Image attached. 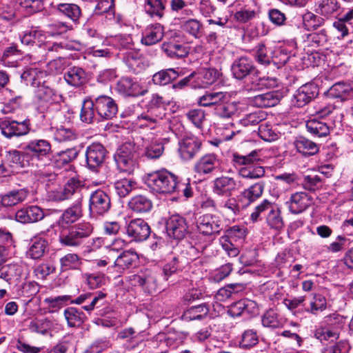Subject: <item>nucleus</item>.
<instances>
[{"instance_id":"nucleus-1","label":"nucleus","mask_w":353,"mask_h":353,"mask_svg":"<svg viewBox=\"0 0 353 353\" xmlns=\"http://www.w3.org/2000/svg\"><path fill=\"white\" fill-rule=\"evenodd\" d=\"M45 76V72L37 71V69H30L21 74V79L27 85L30 83L32 87L37 88L34 91L35 102L38 110L41 113L47 112L54 107L57 108L60 98L54 90L45 85V81H42Z\"/></svg>"},{"instance_id":"nucleus-2","label":"nucleus","mask_w":353,"mask_h":353,"mask_svg":"<svg viewBox=\"0 0 353 353\" xmlns=\"http://www.w3.org/2000/svg\"><path fill=\"white\" fill-rule=\"evenodd\" d=\"M144 182L151 192L159 194H172L176 192L178 177L165 168L147 174Z\"/></svg>"},{"instance_id":"nucleus-3","label":"nucleus","mask_w":353,"mask_h":353,"mask_svg":"<svg viewBox=\"0 0 353 353\" xmlns=\"http://www.w3.org/2000/svg\"><path fill=\"white\" fill-rule=\"evenodd\" d=\"M259 153L253 150L247 155L233 154L235 166H240L238 168L239 176L248 179H258L265 176V168L259 164L262 161Z\"/></svg>"},{"instance_id":"nucleus-4","label":"nucleus","mask_w":353,"mask_h":353,"mask_svg":"<svg viewBox=\"0 0 353 353\" xmlns=\"http://www.w3.org/2000/svg\"><path fill=\"white\" fill-rule=\"evenodd\" d=\"M137 148L132 142L122 144L114 154V160L119 172L132 174L137 168Z\"/></svg>"},{"instance_id":"nucleus-5","label":"nucleus","mask_w":353,"mask_h":353,"mask_svg":"<svg viewBox=\"0 0 353 353\" xmlns=\"http://www.w3.org/2000/svg\"><path fill=\"white\" fill-rule=\"evenodd\" d=\"M93 231V226L88 222H82L71 228L67 232L59 236V243L67 247H78Z\"/></svg>"},{"instance_id":"nucleus-6","label":"nucleus","mask_w":353,"mask_h":353,"mask_svg":"<svg viewBox=\"0 0 353 353\" xmlns=\"http://www.w3.org/2000/svg\"><path fill=\"white\" fill-rule=\"evenodd\" d=\"M108 154L105 148L99 143L90 145L85 151L86 165L89 170L98 172L99 169L103 165Z\"/></svg>"},{"instance_id":"nucleus-7","label":"nucleus","mask_w":353,"mask_h":353,"mask_svg":"<svg viewBox=\"0 0 353 353\" xmlns=\"http://www.w3.org/2000/svg\"><path fill=\"white\" fill-rule=\"evenodd\" d=\"M110 197L105 191L97 190L91 192L89 198V210L92 216H103L110 209Z\"/></svg>"},{"instance_id":"nucleus-8","label":"nucleus","mask_w":353,"mask_h":353,"mask_svg":"<svg viewBox=\"0 0 353 353\" xmlns=\"http://www.w3.org/2000/svg\"><path fill=\"white\" fill-rule=\"evenodd\" d=\"M221 223L219 216L212 214H205L196 219V228L203 236H216L221 230Z\"/></svg>"},{"instance_id":"nucleus-9","label":"nucleus","mask_w":353,"mask_h":353,"mask_svg":"<svg viewBox=\"0 0 353 353\" xmlns=\"http://www.w3.org/2000/svg\"><path fill=\"white\" fill-rule=\"evenodd\" d=\"M106 296L107 294L101 291L95 293L86 292L70 301V303L81 305L89 302V304L82 305V309L90 314L94 309L105 305Z\"/></svg>"},{"instance_id":"nucleus-10","label":"nucleus","mask_w":353,"mask_h":353,"mask_svg":"<svg viewBox=\"0 0 353 353\" xmlns=\"http://www.w3.org/2000/svg\"><path fill=\"white\" fill-rule=\"evenodd\" d=\"M116 90L124 97H132L143 96L148 91L144 85L129 77L121 78L117 83Z\"/></svg>"},{"instance_id":"nucleus-11","label":"nucleus","mask_w":353,"mask_h":353,"mask_svg":"<svg viewBox=\"0 0 353 353\" xmlns=\"http://www.w3.org/2000/svg\"><path fill=\"white\" fill-rule=\"evenodd\" d=\"M23 152L32 159L42 160L51 154L52 147L46 139H34L23 146Z\"/></svg>"},{"instance_id":"nucleus-12","label":"nucleus","mask_w":353,"mask_h":353,"mask_svg":"<svg viewBox=\"0 0 353 353\" xmlns=\"http://www.w3.org/2000/svg\"><path fill=\"white\" fill-rule=\"evenodd\" d=\"M319 92L317 85L312 83H305L296 91L292 99V104L298 108L303 107L314 99L319 95Z\"/></svg>"},{"instance_id":"nucleus-13","label":"nucleus","mask_w":353,"mask_h":353,"mask_svg":"<svg viewBox=\"0 0 353 353\" xmlns=\"http://www.w3.org/2000/svg\"><path fill=\"white\" fill-rule=\"evenodd\" d=\"M231 71L233 77L239 80L257 74V69L253 61L248 57H241L236 59L232 66Z\"/></svg>"},{"instance_id":"nucleus-14","label":"nucleus","mask_w":353,"mask_h":353,"mask_svg":"<svg viewBox=\"0 0 353 353\" xmlns=\"http://www.w3.org/2000/svg\"><path fill=\"white\" fill-rule=\"evenodd\" d=\"M83 187L82 181L74 177L70 178L65 184L63 188L54 194V199L57 201H61L75 196L77 197L76 201H81L82 202L83 196L81 191Z\"/></svg>"},{"instance_id":"nucleus-15","label":"nucleus","mask_w":353,"mask_h":353,"mask_svg":"<svg viewBox=\"0 0 353 353\" xmlns=\"http://www.w3.org/2000/svg\"><path fill=\"white\" fill-rule=\"evenodd\" d=\"M165 116V110L148 108L137 117L136 124L141 128H148L150 129H154L159 125Z\"/></svg>"},{"instance_id":"nucleus-16","label":"nucleus","mask_w":353,"mask_h":353,"mask_svg":"<svg viewBox=\"0 0 353 353\" xmlns=\"http://www.w3.org/2000/svg\"><path fill=\"white\" fill-rule=\"evenodd\" d=\"M1 133L7 138L21 137L27 134L30 131L29 120L17 121L15 120H4L0 122Z\"/></svg>"},{"instance_id":"nucleus-17","label":"nucleus","mask_w":353,"mask_h":353,"mask_svg":"<svg viewBox=\"0 0 353 353\" xmlns=\"http://www.w3.org/2000/svg\"><path fill=\"white\" fill-rule=\"evenodd\" d=\"M97 114L103 119H112L117 112L118 108L114 100L110 97L101 95L94 100Z\"/></svg>"},{"instance_id":"nucleus-18","label":"nucleus","mask_w":353,"mask_h":353,"mask_svg":"<svg viewBox=\"0 0 353 353\" xmlns=\"http://www.w3.org/2000/svg\"><path fill=\"white\" fill-rule=\"evenodd\" d=\"M241 186V182L235 179L222 176L214 179L212 190L213 192L219 196H230Z\"/></svg>"},{"instance_id":"nucleus-19","label":"nucleus","mask_w":353,"mask_h":353,"mask_svg":"<svg viewBox=\"0 0 353 353\" xmlns=\"http://www.w3.org/2000/svg\"><path fill=\"white\" fill-rule=\"evenodd\" d=\"M126 232L132 240L143 241L149 237L150 228L143 219H136L130 221L127 225Z\"/></svg>"},{"instance_id":"nucleus-20","label":"nucleus","mask_w":353,"mask_h":353,"mask_svg":"<svg viewBox=\"0 0 353 353\" xmlns=\"http://www.w3.org/2000/svg\"><path fill=\"white\" fill-rule=\"evenodd\" d=\"M168 234L175 239H182L188 232L185 219L179 214H173L166 222Z\"/></svg>"},{"instance_id":"nucleus-21","label":"nucleus","mask_w":353,"mask_h":353,"mask_svg":"<svg viewBox=\"0 0 353 353\" xmlns=\"http://www.w3.org/2000/svg\"><path fill=\"white\" fill-rule=\"evenodd\" d=\"M312 203L311 196L304 192H297L286 202L290 212L297 214L304 212Z\"/></svg>"},{"instance_id":"nucleus-22","label":"nucleus","mask_w":353,"mask_h":353,"mask_svg":"<svg viewBox=\"0 0 353 353\" xmlns=\"http://www.w3.org/2000/svg\"><path fill=\"white\" fill-rule=\"evenodd\" d=\"M201 142L194 136L186 137L179 143V152L184 160L192 159L200 150Z\"/></svg>"},{"instance_id":"nucleus-23","label":"nucleus","mask_w":353,"mask_h":353,"mask_svg":"<svg viewBox=\"0 0 353 353\" xmlns=\"http://www.w3.org/2000/svg\"><path fill=\"white\" fill-rule=\"evenodd\" d=\"M82 215V202L76 201L71 206L63 211L57 220V224L62 228L70 225L78 221Z\"/></svg>"},{"instance_id":"nucleus-24","label":"nucleus","mask_w":353,"mask_h":353,"mask_svg":"<svg viewBox=\"0 0 353 353\" xmlns=\"http://www.w3.org/2000/svg\"><path fill=\"white\" fill-rule=\"evenodd\" d=\"M164 37V28L160 23L148 26L142 32L141 43L150 46L160 42Z\"/></svg>"},{"instance_id":"nucleus-25","label":"nucleus","mask_w":353,"mask_h":353,"mask_svg":"<svg viewBox=\"0 0 353 353\" xmlns=\"http://www.w3.org/2000/svg\"><path fill=\"white\" fill-rule=\"evenodd\" d=\"M44 217L43 210L37 206L31 205L19 210L15 214L16 220L21 223L37 222Z\"/></svg>"},{"instance_id":"nucleus-26","label":"nucleus","mask_w":353,"mask_h":353,"mask_svg":"<svg viewBox=\"0 0 353 353\" xmlns=\"http://www.w3.org/2000/svg\"><path fill=\"white\" fill-rule=\"evenodd\" d=\"M161 48L165 55L172 59H179L186 57L189 54L190 48L183 43L169 41L163 42Z\"/></svg>"},{"instance_id":"nucleus-27","label":"nucleus","mask_w":353,"mask_h":353,"mask_svg":"<svg viewBox=\"0 0 353 353\" xmlns=\"http://www.w3.org/2000/svg\"><path fill=\"white\" fill-rule=\"evenodd\" d=\"M63 316L67 322V325L70 328H78L86 321L85 314L80 309L75 307H68L63 311Z\"/></svg>"},{"instance_id":"nucleus-28","label":"nucleus","mask_w":353,"mask_h":353,"mask_svg":"<svg viewBox=\"0 0 353 353\" xmlns=\"http://www.w3.org/2000/svg\"><path fill=\"white\" fill-rule=\"evenodd\" d=\"M256 310V303L250 299H241L229 307L228 313L232 317H238L244 313H254Z\"/></svg>"},{"instance_id":"nucleus-29","label":"nucleus","mask_w":353,"mask_h":353,"mask_svg":"<svg viewBox=\"0 0 353 353\" xmlns=\"http://www.w3.org/2000/svg\"><path fill=\"white\" fill-rule=\"evenodd\" d=\"M279 101L280 95L275 92H268L250 99L252 105L258 108L273 107L277 105Z\"/></svg>"},{"instance_id":"nucleus-30","label":"nucleus","mask_w":353,"mask_h":353,"mask_svg":"<svg viewBox=\"0 0 353 353\" xmlns=\"http://www.w3.org/2000/svg\"><path fill=\"white\" fill-rule=\"evenodd\" d=\"M64 79L66 83L73 87L82 86L87 81V77L84 70L80 67L73 66L65 72Z\"/></svg>"},{"instance_id":"nucleus-31","label":"nucleus","mask_w":353,"mask_h":353,"mask_svg":"<svg viewBox=\"0 0 353 353\" xmlns=\"http://www.w3.org/2000/svg\"><path fill=\"white\" fill-rule=\"evenodd\" d=\"M246 207L241 194L236 197H228L225 201L219 203V212H228L233 216L239 214L241 210Z\"/></svg>"},{"instance_id":"nucleus-32","label":"nucleus","mask_w":353,"mask_h":353,"mask_svg":"<svg viewBox=\"0 0 353 353\" xmlns=\"http://www.w3.org/2000/svg\"><path fill=\"white\" fill-rule=\"evenodd\" d=\"M185 336L179 332H169L167 334H161L157 336L159 347L162 352H166L167 349H163L164 345L167 347L176 348L183 343Z\"/></svg>"},{"instance_id":"nucleus-33","label":"nucleus","mask_w":353,"mask_h":353,"mask_svg":"<svg viewBox=\"0 0 353 353\" xmlns=\"http://www.w3.org/2000/svg\"><path fill=\"white\" fill-rule=\"evenodd\" d=\"M29 195L27 188L13 190L1 196V202L3 206L10 207L24 201Z\"/></svg>"},{"instance_id":"nucleus-34","label":"nucleus","mask_w":353,"mask_h":353,"mask_svg":"<svg viewBox=\"0 0 353 353\" xmlns=\"http://www.w3.org/2000/svg\"><path fill=\"white\" fill-rule=\"evenodd\" d=\"M217 164L216 155L208 154L201 157L195 163L194 170L199 174H207L212 172Z\"/></svg>"},{"instance_id":"nucleus-35","label":"nucleus","mask_w":353,"mask_h":353,"mask_svg":"<svg viewBox=\"0 0 353 353\" xmlns=\"http://www.w3.org/2000/svg\"><path fill=\"white\" fill-rule=\"evenodd\" d=\"M227 92H207L198 99V104L202 107L217 108L220 103L225 102L227 99Z\"/></svg>"},{"instance_id":"nucleus-36","label":"nucleus","mask_w":353,"mask_h":353,"mask_svg":"<svg viewBox=\"0 0 353 353\" xmlns=\"http://www.w3.org/2000/svg\"><path fill=\"white\" fill-rule=\"evenodd\" d=\"M138 260V255L132 250H126L117 256L114 261V266L119 271H123L135 265Z\"/></svg>"},{"instance_id":"nucleus-37","label":"nucleus","mask_w":353,"mask_h":353,"mask_svg":"<svg viewBox=\"0 0 353 353\" xmlns=\"http://www.w3.org/2000/svg\"><path fill=\"white\" fill-rule=\"evenodd\" d=\"M294 145L298 152L307 157L314 155L319 150L316 143L303 137H296L294 141Z\"/></svg>"},{"instance_id":"nucleus-38","label":"nucleus","mask_w":353,"mask_h":353,"mask_svg":"<svg viewBox=\"0 0 353 353\" xmlns=\"http://www.w3.org/2000/svg\"><path fill=\"white\" fill-rule=\"evenodd\" d=\"M130 209L137 213H145L151 210L152 203L144 195H137L131 198L128 202Z\"/></svg>"},{"instance_id":"nucleus-39","label":"nucleus","mask_w":353,"mask_h":353,"mask_svg":"<svg viewBox=\"0 0 353 353\" xmlns=\"http://www.w3.org/2000/svg\"><path fill=\"white\" fill-rule=\"evenodd\" d=\"M209 312L210 307L206 303L194 305L184 312L182 319L186 321L203 320L208 316Z\"/></svg>"},{"instance_id":"nucleus-40","label":"nucleus","mask_w":353,"mask_h":353,"mask_svg":"<svg viewBox=\"0 0 353 353\" xmlns=\"http://www.w3.org/2000/svg\"><path fill=\"white\" fill-rule=\"evenodd\" d=\"M183 260L184 258L181 255L171 254L168 257V261L163 268L165 279L168 280L171 275L182 270Z\"/></svg>"},{"instance_id":"nucleus-41","label":"nucleus","mask_w":353,"mask_h":353,"mask_svg":"<svg viewBox=\"0 0 353 353\" xmlns=\"http://www.w3.org/2000/svg\"><path fill=\"white\" fill-rule=\"evenodd\" d=\"M264 188L265 183L263 181H259L241 192L240 194L241 197L243 200H246L245 205L247 206L260 198L263 194Z\"/></svg>"},{"instance_id":"nucleus-42","label":"nucleus","mask_w":353,"mask_h":353,"mask_svg":"<svg viewBox=\"0 0 353 353\" xmlns=\"http://www.w3.org/2000/svg\"><path fill=\"white\" fill-rule=\"evenodd\" d=\"M353 92L351 85L344 82H338L334 84L328 90L327 96L333 99L345 100Z\"/></svg>"},{"instance_id":"nucleus-43","label":"nucleus","mask_w":353,"mask_h":353,"mask_svg":"<svg viewBox=\"0 0 353 353\" xmlns=\"http://www.w3.org/2000/svg\"><path fill=\"white\" fill-rule=\"evenodd\" d=\"M306 129L313 137H324L330 134V127L322 121L313 119L306 122Z\"/></svg>"},{"instance_id":"nucleus-44","label":"nucleus","mask_w":353,"mask_h":353,"mask_svg":"<svg viewBox=\"0 0 353 353\" xmlns=\"http://www.w3.org/2000/svg\"><path fill=\"white\" fill-rule=\"evenodd\" d=\"M181 74L174 68L161 70L156 72L152 77V81L159 85H165L176 79Z\"/></svg>"},{"instance_id":"nucleus-45","label":"nucleus","mask_w":353,"mask_h":353,"mask_svg":"<svg viewBox=\"0 0 353 353\" xmlns=\"http://www.w3.org/2000/svg\"><path fill=\"white\" fill-rule=\"evenodd\" d=\"M96 115L94 101L90 99H84L80 112L81 121L88 124L92 123L96 119Z\"/></svg>"},{"instance_id":"nucleus-46","label":"nucleus","mask_w":353,"mask_h":353,"mask_svg":"<svg viewBox=\"0 0 353 353\" xmlns=\"http://www.w3.org/2000/svg\"><path fill=\"white\" fill-rule=\"evenodd\" d=\"M52 323L47 318L34 319L29 321L28 329L30 332L46 335L50 330Z\"/></svg>"},{"instance_id":"nucleus-47","label":"nucleus","mask_w":353,"mask_h":353,"mask_svg":"<svg viewBox=\"0 0 353 353\" xmlns=\"http://www.w3.org/2000/svg\"><path fill=\"white\" fill-rule=\"evenodd\" d=\"M61 270L62 272L79 270L82 261L81 257L74 253H68L59 259Z\"/></svg>"},{"instance_id":"nucleus-48","label":"nucleus","mask_w":353,"mask_h":353,"mask_svg":"<svg viewBox=\"0 0 353 353\" xmlns=\"http://www.w3.org/2000/svg\"><path fill=\"white\" fill-rule=\"evenodd\" d=\"M266 223L272 229L279 230L284 226V222L281 214V209L274 204L266 216Z\"/></svg>"},{"instance_id":"nucleus-49","label":"nucleus","mask_w":353,"mask_h":353,"mask_svg":"<svg viewBox=\"0 0 353 353\" xmlns=\"http://www.w3.org/2000/svg\"><path fill=\"white\" fill-rule=\"evenodd\" d=\"M137 188V183L133 179H121L114 183L116 193L119 197H125Z\"/></svg>"},{"instance_id":"nucleus-50","label":"nucleus","mask_w":353,"mask_h":353,"mask_svg":"<svg viewBox=\"0 0 353 353\" xmlns=\"http://www.w3.org/2000/svg\"><path fill=\"white\" fill-rule=\"evenodd\" d=\"M340 8L337 0H321L316 4V12L324 17H330Z\"/></svg>"},{"instance_id":"nucleus-51","label":"nucleus","mask_w":353,"mask_h":353,"mask_svg":"<svg viewBox=\"0 0 353 353\" xmlns=\"http://www.w3.org/2000/svg\"><path fill=\"white\" fill-rule=\"evenodd\" d=\"M262 325L270 328H279L283 327L284 321L279 314L274 310H269L262 316Z\"/></svg>"},{"instance_id":"nucleus-52","label":"nucleus","mask_w":353,"mask_h":353,"mask_svg":"<svg viewBox=\"0 0 353 353\" xmlns=\"http://www.w3.org/2000/svg\"><path fill=\"white\" fill-rule=\"evenodd\" d=\"M48 247V242L43 239H34L27 252L29 257L33 259H39L43 255Z\"/></svg>"},{"instance_id":"nucleus-53","label":"nucleus","mask_w":353,"mask_h":353,"mask_svg":"<svg viewBox=\"0 0 353 353\" xmlns=\"http://www.w3.org/2000/svg\"><path fill=\"white\" fill-rule=\"evenodd\" d=\"M21 270L17 264H8L0 268V279L4 281L6 285H9L12 279L19 277Z\"/></svg>"},{"instance_id":"nucleus-54","label":"nucleus","mask_w":353,"mask_h":353,"mask_svg":"<svg viewBox=\"0 0 353 353\" xmlns=\"http://www.w3.org/2000/svg\"><path fill=\"white\" fill-rule=\"evenodd\" d=\"M167 0H145V10L151 17L161 18Z\"/></svg>"},{"instance_id":"nucleus-55","label":"nucleus","mask_w":353,"mask_h":353,"mask_svg":"<svg viewBox=\"0 0 353 353\" xmlns=\"http://www.w3.org/2000/svg\"><path fill=\"white\" fill-rule=\"evenodd\" d=\"M303 26L307 30H316L324 23V19L311 12H307L301 18Z\"/></svg>"},{"instance_id":"nucleus-56","label":"nucleus","mask_w":353,"mask_h":353,"mask_svg":"<svg viewBox=\"0 0 353 353\" xmlns=\"http://www.w3.org/2000/svg\"><path fill=\"white\" fill-rule=\"evenodd\" d=\"M216 116L223 119L232 118L237 112L238 104L235 102L220 103L214 108Z\"/></svg>"},{"instance_id":"nucleus-57","label":"nucleus","mask_w":353,"mask_h":353,"mask_svg":"<svg viewBox=\"0 0 353 353\" xmlns=\"http://www.w3.org/2000/svg\"><path fill=\"white\" fill-rule=\"evenodd\" d=\"M123 59L128 68L135 73L139 72L142 68L141 55L138 52L128 51L126 52Z\"/></svg>"},{"instance_id":"nucleus-58","label":"nucleus","mask_w":353,"mask_h":353,"mask_svg":"<svg viewBox=\"0 0 353 353\" xmlns=\"http://www.w3.org/2000/svg\"><path fill=\"white\" fill-rule=\"evenodd\" d=\"M57 10L73 21H77L81 13L80 8L74 3H59Z\"/></svg>"},{"instance_id":"nucleus-59","label":"nucleus","mask_w":353,"mask_h":353,"mask_svg":"<svg viewBox=\"0 0 353 353\" xmlns=\"http://www.w3.org/2000/svg\"><path fill=\"white\" fill-rule=\"evenodd\" d=\"M77 138L75 131L70 128L61 125L57 128L54 132V139L58 142L74 141Z\"/></svg>"},{"instance_id":"nucleus-60","label":"nucleus","mask_w":353,"mask_h":353,"mask_svg":"<svg viewBox=\"0 0 353 353\" xmlns=\"http://www.w3.org/2000/svg\"><path fill=\"white\" fill-rule=\"evenodd\" d=\"M253 52L254 58L259 63L264 65H268L271 63L272 55L268 54V50L264 43H259L254 47Z\"/></svg>"},{"instance_id":"nucleus-61","label":"nucleus","mask_w":353,"mask_h":353,"mask_svg":"<svg viewBox=\"0 0 353 353\" xmlns=\"http://www.w3.org/2000/svg\"><path fill=\"white\" fill-rule=\"evenodd\" d=\"M79 152L74 148H69L57 152L54 159L58 165H66L74 161L78 156Z\"/></svg>"},{"instance_id":"nucleus-62","label":"nucleus","mask_w":353,"mask_h":353,"mask_svg":"<svg viewBox=\"0 0 353 353\" xmlns=\"http://www.w3.org/2000/svg\"><path fill=\"white\" fill-rule=\"evenodd\" d=\"M220 244L230 257H235L239 254V246L234 239L225 234L219 239Z\"/></svg>"},{"instance_id":"nucleus-63","label":"nucleus","mask_w":353,"mask_h":353,"mask_svg":"<svg viewBox=\"0 0 353 353\" xmlns=\"http://www.w3.org/2000/svg\"><path fill=\"white\" fill-rule=\"evenodd\" d=\"M259 343L257 332L254 330H247L243 332L239 341V346L243 349H250Z\"/></svg>"},{"instance_id":"nucleus-64","label":"nucleus","mask_w":353,"mask_h":353,"mask_svg":"<svg viewBox=\"0 0 353 353\" xmlns=\"http://www.w3.org/2000/svg\"><path fill=\"white\" fill-rule=\"evenodd\" d=\"M182 29L184 32L196 39L201 37L203 34L202 24L196 19H190L183 23Z\"/></svg>"}]
</instances>
